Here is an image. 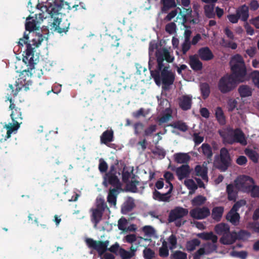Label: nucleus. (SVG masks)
I'll use <instances>...</instances> for the list:
<instances>
[{
    "label": "nucleus",
    "mask_w": 259,
    "mask_h": 259,
    "mask_svg": "<svg viewBox=\"0 0 259 259\" xmlns=\"http://www.w3.org/2000/svg\"><path fill=\"white\" fill-rule=\"evenodd\" d=\"M155 56L157 65L155 70H150L151 75L157 85H159L162 83V88L167 90L174 83L175 76L171 70H168L169 66H164L163 61L165 60L168 63H171L174 60V57L165 48L157 50Z\"/></svg>",
    "instance_id": "1"
},
{
    "label": "nucleus",
    "mask_w": 259,
    "mask_h": 259,
    "mask_svg": "<svg viewBox=\"0 0 259 259\" xmlns=\"http://www.w3.org/2000/svg\"><path fill=\"white\" fill-rule=\"evenodd\" d=\"M44 39V35L39 33H36L34 37L28 42V34L25 32L23 37L20 38L17 42L19 47H23L24 44L26 45V50L24 52L25 55L23 56L22 60L30 69L33 68L36 64L34 60L35 49L39 47Z\"/></svg>",
    "instance_id": "2"
},
{
    "label": "nucleus",
    "mask_w": 259,
    "mask_h": 259,
    "mask_svg": "<svg viewBox=\"0 0 259 259\" xmlns=\"http://www.w3.org/2000/svg\"><path fill=\"white\" fill-rule=\"evenodd\" d=\"M8 100L10 102L9 109L12 110L10 116L13 123L12 124L11 123H10L4 125V128L7 129V132L5 138L0 140V143L9 139L13 133H16L17 132L20 127V124L22 123L21 121L23 119L21 109L16 106V105L13 102L12 98L8 97Z\"/></svg>",
    "instance_id": "3"
},
{
    "label": "nucleus",
    "mask_w": 259,
    "mask_h": 259,
    "mask_svg": "<svg viewBox=\"0 0 259 259\" xmlns=\"http://www.w3.org/2000/svg\"><path fill=\"white\" fill-rule=\"evenodd\" d=\"M232 77L239 83L244 81L247 75V68L243 57L239 54L234 55L230 62Z\"/></svg>",
    "instance_id": "4"
},
{
    "label": "nucleus",
    "mask_w": 259,
    "mask_h": 259,
    "mask_svg": "<svg viewBox=\"0 0 259 259\" xmlns=\"http://www.w3.org/2000/svg\"><path fill=\"white\" fill-rule=\"evenodd\" d=\"M28 66L27 69L24 70L21 74L19 75V78L16 81V89L14 91L12 84H9V88L13 93V95L15 97L17 95L18 92L22 89V88H24L25 91L29 90V85L32 84V81L30 80L31 71L34 69V66L33 68H29V66Z\"/></svg>",
    "instance_id": "5"
},
{
    "label": "nucleus",
    "mask_w": 259,
    "mask_h": 259,
    "mask_svg": "<svg viewBox=\"0 0 259 259\" xmlns=\"http://www.w3.org/2000/svg\"><path fill=\"white\" fill-rule=\"evenodd\" d=\"M106 208H108V207L104 200L101 198H97L96 207L90 209L91 221L94 224V228H96L102 220L104 212Z\"/></svg>",
    "instance_id": "6"
},
{
    "label": "nucleus",
    "mask_w": 259,
    "mask_h": 259,
    "mask_svg": "<svg viewBox=\"0 0 259 259\" xmlns=\"http://www.w3.org/2000/svg\"><path fill=\"white\" fill-rule=\"evenodd\" d=\"M239 82L232 77V75L227 73L219 80L218 84L219 90L222 94H227L233 91Z\"/></svg>",
    "instance_id": "7"
},
{
    "label": "nucleus",
    "mask_w": 259,
    "mask_h": 259,
    "mask_svg": "<svg viewBox=\"0 0 259 259\" xmlns=\"http://www.w3.org/2000/svg\"><path fill=\"white\" fill-rule=\"evenodd\" d=\"M189 211L187 208L181 206H177L171 210L169 213L168 221L169 223L175 222V225L177 227H180L184 225L186 221H182V219L187 215Z\"/></svg>",
    "instance_id": "8"
},
{
    "label": "nucleus",
    "mask_w": 259,
    "mask_h": 259,
    "mask_svg": "<svg viewBox=\"0 0 259 259\" xmlns=\"http://www.w3.org/2000/svg\"><path fill=\"white\" fill-rule=\"evenodd\" d=\"M232 159L228 149L223 147L220 150V155L215 156L216 167L221 171H225L231 165Z\"/></svg>",
    "instance_id": "9"
},
{
    "label": "nucleus",
    "mask_w": 259,
    "mask_h": 259,
    "mask_svg": "<svg viewBox=\"0 0 259 259\" xmlns=\"http://www.w3.org/2000/svg\"><path fill=\"white\" fill-rule=\"evenodd\" d=\"M253 184V179L245 175L240 176L234 181V184L238 190L243 192H250Z\"/></svg>",
    "instance_id": "10"
},
{
    "label": "nucleus",
    "mask_w": 259,
    "mask_h": 259,
    "mask_svg": "<svg viewBox=\"0 0 259 259\" xmlns=\"http://www.w3.org/2000/svg\"><path fill=\"white\" fill-rule=\"evenodd\" d=\"M88 246L96 250L100 255H102L107 250L109 241H96L92 238H87L85 240Z\"/></svg>",
    "instance_id": "11"
},
{
    "label": "nucleus",
    "mask_w": 259,
    "mask_h": 259,
    "mask_svg": "<svg viewBox=\"0 0 259 259\" xmlns=\"http://www.w3.org/2000/svg\"><path fill=\"white\" fill-rule=\"evenodd\" d=\"M218 246L217 243L207 242L203 244L193 255V259H200V257L204 254L208 255L214 252H217Z\"/></svg>",
    "instance_id": "12"
},
{
    "label": "nucleus",
    "mask_w": 259,
    "mask_h": 259,
    "mask_svg": "<svg viewBox=\"0 0 259 259\" xmlns=\"http://www.w3.org/2000/svg\"><path fill=\"white\" fill-rule=\"evenodd\" d=\"M103 185L107 187L109 185L117 189L121 188V184L120 180L115 174H105L103 176Z\"/></svg>",
    "instance_id": "13"
},
{
    "label": "nucleus",
    "mask_w": 259,
    "mask_h": 259,
    "mask_svg": "<svg viewBox=\"0 0 259 259\" xmlns=\"http://www.w3.org/2000/svg\"><path fill=\"white\" fill-rule=\"evenodd\" d=\"M54 31L61 34L62 33H66L68 31L70 26V22L67 19H59L54 18V21L52 23Z\"/></svg>",
    "instance_id": "14"
},
{
    "label": "nucleus",
    "mask_w": 259,
    "mask_h": 259,
    "mask_svg": "<svg viewBox=\"0 0 259 259\" xmlns=\"http://www.w3.org/2000/svg\"><path fill=\"white\" fill-rule=\"evenodd\" d=\"M210 214L209 209L205 206L196 207L191 209L190 211V216L192 218L197 220L204 219L209 216Z\"/></svg>",
    "instance_id": "15"
},
{
    "label": "nucleus",
    "mask_w": 259,
    "mask_h": 259,
    "mask_svg": "<svg viewBox=\"0 0 259 259\" xmlns=\"http://www.w3.org/2000/svg\"><path fill=\"white\" fill-rule=\"evenodd\" d=\"M179 106L184 110L187 111L191 108L192 104V97L191 95H183L179 98Z\"/></svg>",
    "instance_id": "16"
},
{
    "label": "nucleus",
    "mask_w": 259,
    "mask_h": 259,
    "mask_svg": "<svg viewBox=\"0 0 259 259\" xmlns=\"http://www.w3.org/2000/svg\"><path fill=\"white\" fill-rule=\"evenodd\" d=\"M198 54L199 58L203 61H208L214 58L212 51L207 47L200 48L198 51Z\"/></svg>",
    "instance_id": "17"
},
{
    "label": "nucleus",
    "mask_w": 259,
    "mask_h": 259,
    "mask_svg": "<svg viewBox=\"0 0 259 259\" xmlns=\"http://www.w3.org/2000/svg\"><path fill=\"white\" fill-rule=\"evenodd\" d=\"M173 186L169 188L168 191L163 194H161L160 192L156 190H155L153 193V198L155 200H158L159 201H168L170 197V194H171Z\"/></svg>",
    "instance_id": "18"
},
{
    "label": "nucleus",
    "mask_w": 259,
    "mask_h": 259,
    "mask_svg": "<svg viewBox=\"0 0 259 259\" xmlns=\"http://www.w3.org/2000/svg\"><path fill=\"white\" fill-rule=\"evenodd\" d=\"M238 190L235 185L232 184H229L227 186L226 192L228 195V199L229 201H235L238 196Z\"/></svg>",
    "instance_id": "19"
},
{
    "label": "nucleus",
    "mask_w": 259,
    "mask_h": 259,
    "mask_svg": "<svg viewBox=\"0 0 259 259\" xmlns=\"http://www.w3.org/2000/svg\"><path fill=\"white\" fill-rule=\"evenodd\" d=\"M189 64L191 68L195 71H200L203 68L202 63L195 55L189 56Z\"/></svg>",
    "instance_id": "20"
},
{
    "label": "nucleus",
    "mask_w": 259,
    "mask_h": 259,
    "mask_svg": "<svg viewBox=\"0 0 259 259\" xmlns=\"http://www.w3.org/2000/svg\"><path fill=\"white\" fill-rule=\"evenodd\" d=\"M190 172V166L188 164H183L177 168L176 170L177 175L180 180L188 177Z\"/></svg>",
    "instance_id": "21"
},
{
    "label": "nucleus",
    "mask_w": 259,
    "mask_h": 259,
    "mask_svg": "<svg viewBox=\"0 0 259 259\" xmlns=\"http://www.w3.org/2000/svg\"><path fill=\"white\" fill-rule=\"evenodd\" d=\"M46 11L50 15L51 17L53 18L54 16L57 15L59 14V11L61 10L62 7L58 4L54 3V4L48 3L46 6Z\"/></svg>",
    "instance_id": "22"
},
{
    "label": "nucleus",
    "mask_w": 259,
    "mask_h": 259,
    "mask_svg": "<svg viewBox=\"0 0 259 259\" xmlns=\"http://www.w3.org/2000/svg\"><path fill=\"white\" fill-rule=\"evenodd\" d=\"M233 136L236 143H240L242 146H245L247 144L244 134L240 128L234 130Z\"/></svg>",
    "instance_id": "23"
},
{
    "label": "nucleus",
    "mask_w": 259,
    "mask_h": 259,
    "mask_svg": "<svg viewBox=\"0 0 259 259\" xmlns=\"http://www.w3.org/2000/svg\"><path fill=\"white\" fill-rule=\"evenodd\" d=\"M114 132L112 129L104 131L100 136L101 143L107 145L113 141Z\"/></svg>",
    "instance_id": "24"
},
{
    "label": "nucleus",
    "mask_w": 259,
    "mask_h": 259,
    "mask_svg": "<svg viewBox=\"0 0 259 259\" xmlns=\"http://www.w3.org/2000/svg\"><path fill=\"white\" fill-rule=\"evenodd\" d=\"M202 154L207 158V161L208 163L212 162L213 152L211 147L207 143H203L200 147Z\"/></svg>",
    "instance_id": "25"
},
{
    "label": "nucleus",
    "mask_w": 259,
    "mask_h": 259,
    "mask_svg": "<svg viewBox=\"0 0 259 259\" xmlns=\"http://www.w3.org/2000/svg\"><path fill=\"white\" fill-rule=\"evenodd\" d=\"M238 16H239V19L242 21L246 22L249 17V9L248 7L244 5L239 7L236 11Z\"/></svg>",
    "instance_id": "26"
},
{
    "label": "nucleus",
    "mask_w": 259,
    "mask_h": 259,
    "mask_svg": "<svg viewBox=\"0 0 259 259\" xmlns=\"http://www.w3.org/2000/svg\"><path fill=\"white\" fill-rule=\"evenodd\" d=\"M226 220L230 222L232 225H237L240 220V215L237 212L230 210L227 213L226 216Z\"/></svg>",
    "instance_id": "27"
},
{
    "label": "nucleus",
    "mask_w": 259,
    "mask_h": 259,
    "mask_svg": "<svg viewBox=\"0 0 259 259\" xmlns=\"http://www.w3.org/2000/svg\"><path fill=\"white\" fill-rule=\"evenodd\" d=\"M135 206L134 200L133 198L129 197L122 206L121 212L123 214H127L131 211Z\"/></svg>",
    "instance_id": "28"
},
{
    "label": "nucleus",
    "mask_w": 259,
    "mask_h": 259,
    "mask_svg": "<svg viewBox=\"0 0 259 259\" xmlns=\"http://www.w3.org/2000/svg\"><path fill=\"white\" fill-rule=\"evenodd\" d=\"M38 22L35 19H32L30 16L26 19L25 23V29L26 30L31 32L34 30H38L39 26L37 25Z\"/></svg>",
    "instance_id": "29"
},
{
    "label": "nucleus",
    "mask_w": 259,
    "mask_h": 259,
    "mask_svg": "<svg viewBox=\"0 0 259 259\" xmlns=\"http://www.w3.org/2000/svg\"><path fill=\"white\" fill-rule=\"evenodd\" d=\"M224 211V208L223 206H215L213 207L211 211L212 218L217 222L221 221Z\"/></svg>",
    "instance_id": "30"
},
{
    "label": "nucleus",
    "mask_w": 259,
    "mask_h": 259,
    "mask_svg": "<svg viewBox=\"0 0 259 259\" xmlns=\"http://www.w3.org/2000/svg\"><path fill=\"white\" fill-rule=\"evenodd\" d=\"M215 117L220 125H223L226 124V117L221 107H218L215 109Z\"/></svg>",
    "instance_id": "31"
},
{
    "label": "nucleus",
    "mask_w": 259,
    "mask_h": 259,
    "mask_svg": "<svg viewBox=\"0 0 259 259\" xmlns=\"http://www.w3.org/2000/svg\"><path fill=\"white\" fill-rule=\"evenodd\" d=\"M197 236L204 240H211L213 243H217L218 239L217 236L212 232L199 233Z\"/></svg>",
    "instance_id": "32"
},
{
    "label": "nucleus",
    "mask_w": 259,
    "mask_h": 259,
    "mask_svg": "<svg viewBox=\"0 0 259 259\" xmlns=\"http://www.w3.org/2000/svg\"><path fill=\"white\" fill-rule=\"evenodd\" d=\"M195 172L196 176L201 177L203 180H208L207 168L206 167H202L200 165H197L195 167Z\"/></svg>",
    "instance_id": "33"
},
{
    "label": "nucleus",
    "mask_w": 259,
    "mask_h": 259,
    "mask_svg": "<svg viewBox=\"0 0 259 259\" xmlns=\"http://www.w3.org/2000/svg\"><path fill=\"white\" fill-rule=\"evenodd\" d=\"M237 239L236 233L235 235L230 234V232L226 234L221 238L220 241L224 244H231L233 243Z\"/></svg>",
    "instance_id": "34"
},
{
    "label": "nucleus",
    "mask_w": 259,
    "mask_h": 259,
    "mask_svg": "<svg viewBox=\"0 0 259 259\" xmlns=\"http://www.w3.org/2000/svg\"><path fill=\"white\" fill-rule=\"evenodd\" d=\"M174 159L178 163H185L189 161L190 157L187 153H178L174 155Z\"/></svg>",
    "instance_id": "35"
},
{
    "label": "nucleus",
    "mask_w": 259,
    "mask_h": 259,
    "mask_svg": "<svg viewBox=\"0 0 259 259\" xmlns=\"http://www.w3.org/2000/svg\"><path fill=\"white\" fill-rule=\"evenodd\" d=\"M162 4L161 10L163 13H166L170 9L176 7L175 0H161Z\"/></svg>",
    "instance_id": "36"
},
{
    "label": "nucleus",
    "mask_w": 259,
    "mask_h": 259,
    "mask_svg": "<svg viewBox=\"0 0 259 259\" xmlns=\"http://www.w3.org/2000/svg\"><path fill=\"white\" fill-rule=\"evenodd\" d=\"M214 231L218 234L224 236L229 232L230 227L227 224L221 223L215 226Z\"/></svg>",
    "instance_id": "37"
},
{
    "label": "nucleus",
    "mask_w": 259,
    "mask_h": 259,
    "mask_svg": "<svg viewBox=\"0 0 259 259\" xmlns=\"http://www.w3.org/2000/svg\"><path fill=\"white\" fill-rule=\"evenodd\" d=\"M167 126L178 129L183 132H186L188 130V126L187 124L181 120H178L174 122L173 123H170Z\"/></svg>",
    "instance_id": "38"
},
{
    "label": "nucleus",
    "mask_w": 259,
    "mask_h": 259,
    "mask_svg": "<svg viewBox=\"0 0 259 259\" xmlns=\"http://www.w3.org/2000/svg\"><path fill=\"white\" fill-rule=\"evenodd\" d=\"M118 189L115 188H111L109 190L108 196L107 201L111 204L115 205L116 204L117 196L118 195Z\"/></svg>",
    "instance_id": "39"
},
{
    "label": "nucleus",
    "mask_w": 259,
    "mask_h": 259,
    "mask_svg": "<svg viewBox=\"0 0 259 259\" xmlns=\"http://www.w3.org/2000/svg\"><path fill=\"white\" fill-rule=\"evenodd\" d=\"M238 93L242 98H245L251 96V88L247 85H241L238 88Z\"/></svg>",
    "instance_id": "40"
},
{
    "label": "nucleus",
    "mask_w": 259,
    "mask_h": 259,
    "mask_svg": "<svg viewBox=\"0 0 259 259\" xmlns=\"http://www.w3.org/2000/svg\"><path fill=\"white\" fill-rule=\"evenodd\" d=\"M165 111L166 112V113L162 115L160 117L157 118V121L159 125L168 121L172 117L171 111L169 108H167L165 109Z\"/></svg>",
    "instance_id": "41"
},
{
    "label": "nucleus",
    "mask_w": 259,
    "mask_h": 259,
    "mask_svg": "<svg viewBox=\"0 0 259 259\" xmlns=\"http://www.w3.org/2000/svg\"><path fill=\"white\" fill-rule=\"evenodd\" d=\"M200 89L202 98L206 99L210 93L209 85L207 82L201 83L200 85Z\"/></svg>",
    "instance_id": "42"
},
{
    "label": "nucleus",
    "mask_w": 259,
    "mask_h": 259,
    "mask_svg": "<svg viewBox=\"0 0 259 259\" xmlns=\"http://www.w3.org/2000/svg\"><path fill=\"white\" fill-rule=\"evenodd\" d=\"M244 153L253 162H257L258 155L255 151L251 149L246 148L244 150Z\"/></svg>",
    "instance_id": "43"
},
{
    "label": "nucleus",
    "mask_w": 259,
    "mask_h": 259,
    "mask_svg": "<svg viewBox=\"0 0 259 259\" xmlns=\"http://www.w3.org/2000/svg\"><path fill=\"white\" fill-rule=\"evenodd\" d=\"M200 244V241L198 239H193L187 242L186 247L188 251H192L194 250L196 247Z\"/></svg>",
    "instance_id": "44"
},
{
    "label": "nucleus",
    "mask_w": 259,
    "mask_h": 259,
    "mask_svg": "<svg viewBox=\"0 0 259 259\" xmlns=\"http://www.w3.org/2000/svg\"><path fill=\"white\" fill-rule=\"evenodd\" d=\"M126 188L128 191L132 193H136L138 191L137 185H139V182L136 180L128 181L125 183Z\"/></svg>",
    "instance_id": "45"
},
{
    "label": "nucleus",
    "mask_w": 259,
    "mask_h": 259,
    "mask_svg": "<svg viewBox=\"0 0 259 259\" xmlns=\"http://www.w3.org/2000/svg\"><path fill=\"white\" fill-rule=\"evenodd\" d=\"M206 200L205 197L199 195L195 197L191 201L193 206H200L203 204Z\"/></svg>",
    "instance_id": "46"
},
{
    "label": "nucleus",
    "mask_w": 259,
    "mask_h": 259,
    "mask_svg": "<svg viewBox=\"0 0 259 259\" xmlns=\"http://www.w3.org/2000/svg\"><path fill=\"white\" fill-rule=\"evenodd\" d=\"M133 174L132 179H134L135 177V175L133 174V169L130 171L125 170V167L123 168L122 173V180L124 183H127L129 181L130 178L131 177V175Z\"/></svg>",
    "instance_id": "47"
},
{
    "label": "nucleus",
    "mask_w": 259,
    "mask_h": 259,
    "mask_svg": "<svg viewBox=\"0 0 259 259\" xmlns=\"http://www.w3.org/2000/svg\"><path fill=\"white\" fill-rule=\"evenodd\" d=\"M205 15L208 18H212L215 16L214 5H206L204 7Z\"/></svg>",
    "instance_id": "48"
},
{
    "label": "nucleus",
    "mask_w": 259,
    "mask_h": 259,
    "mask_svg": "<svg viewBox=\"0 0 259 259\" xmlns=\"http://www.w3.org/2000/svg\"><path fill=\"white\" fill-rule=\"evenodd\" d=\"M143 253L145 259H153L155 257V252L150 248L146 247Z\"/></svg>",
    "instance_id": "49"
},
{
    "label": "nucleus",
    "mask_w": 259,
    "mask_h": 259,
    "mask_svg": "<svg viewBox=\"0 0 259 259\" xmlns=\"http://www.w3.org/2000/svg\"><path fill=\"white\" fill-rule=\"evenodd\" d=\"M179 11V14L181 15L182 11L181 8L179 7L177 8L175 10L171 11L169 12L165 18V20L167 21H170L172 18H174L178 14Z\"/></svg>",
    "instance_id": "50"
},
{
    "label": "nucleus",
    "mask_w": 259,
    "mask_h": 259,
    "mask_svg": "<svg viewBox=\"0 0 259 259\" xmlns=\"http://www.w3.org/2000/svg\"><path fill=\"white\" fill-rule=\"evenodd\" d=\"M164 178L165 179L166 183L168 184V185L166 186V188H167L168 187L170 188V187L173 186L170 181L174 179V177L171 172H165L164 174Z\"/></svg>",
    "instance_id": "51"
},
{
    "label": "nucleus",
    "mask_w": 259,
    "mask_h": 259,
    "mask_svg": "<svg viewBox=\"0 0 259 259\" xmlns=\"http://www.w3.org/2000/svg\"><path fill=\"white\" fill-rule=\"evenodd\" d=\"M157 125L156 124H151L146 128L144 131V136H151L154 132L156 131Z\"/></svg>",
    "instance_id": "52"
},
{
    "label": "nucleus",
    "mask_w": 259,
    "mask_h": 259,
    "mask_svg": "<svg viewBox=\"0 0 259 259\" xmlns=\"http://www.w3.org/2000/svg\"><path fill=\"white\" fill-rule=\"evenodd\" d=\"M228 110L229 112H232L237 106V101L232 98H230L227 102Z\"/></svg>",
    "instance_id": "53"
},
{
    "label": "nucleus",
    "mask_w": 259,
    "mask_h": 259,
    "mask_svg": "<svg viewBox=\"0 0 259 259\" xmlns=\"http://www.w3.org/2000/svg\"><path fill=\"white\" fill-rule=\"evenodd\" d=\"M169 243L170 244L169 249L172 250L176 248L177 244V239L176 236L171 234L167 239Z\"/></svg>",
    "instance_id": "54"
},
{
    "label": "nucleus",
    "mask_w": 259,
    "mask_h": 259,
    "mask_svg": "<svg viewBox=\"0 0 259 259\" xmlns=\"http://www.w3.org/2000/svg\"><path fill=\"white\" fill-rule=\"evenodd\" d=\"M184 184L188 189L195 191L197 189V186L195 182L192 179L186 180L184 182Z\"/></svg>",
    "instance_id": "55"
},
{
    "label": "nucleus",
    "mask_w": 259,
    "mask_h": 259,
    "mask_svg": "<svg viewBox=\"0 0 259 259\" xmlns=\"http://www.w3.org/2000/svg\"><path fill=\"white\" fill-rule=\"evenodd\" d=\"M119 253L122 259H130L135 255L134 253H131L122 248L119 249Z\"/></svg>",
    "instance_id": "56"
},
{
    "label": "nucleus",
    "mask_w": 259,
    "mask_h": 259,
    "mask_svg": "<svg viewBox=\"0 0 259 259\" xmlns=\"http://www.w3.org/2000/svg\"><path fill=\"white\" fill-rule=\"evenodd\" d=\"M246 201L244 199H241L238 201H237L233 206L231 210L232 211L237 212L239 208L244 206L246 204Z\"/></svg>",
    "instance_id": "57"
},
{
    "label": "nucleus",
    "mask_w": 259,
    "mask_h": 259,
    "mask_svg": "<svg viewBox=\"0 0 259 259\" xmlns=\"http://www.w3.org/2000/svg\"><path fill=\"white\" fill-rule=\"evenodd\" d=\"M175 259H187V253L180 250L176 251L172 254Z\"/></svg>",
    "instance_id": "58"
},
{
    "label": "nucleus",
    "mask_w": 259,
    "mask_h": 259,
    "mask_svg": "<svg viewBox=\"0 0 259 259\" xmlns=\"http://www.w3.org/2000/svg\"><path fill=\"white\" fill-rule=\"evenodd\" d=\"M108 164L105 161L102 159H100V162L99 164V169L101 173L107 172L108 169Z\"/></svg>",
    "instance_id": "59"
},
{
    "label": "nucleus",
    "mask_w": 259,
    "mask_h": 259,
    "mask_svg": "<svg viewBox=\"0 0 259 259\" xmlns=\"http://www.w3.org/2000/svg\"><path fill=\"white\" fill-rule=\"evenodd\" d=\"M103 93V91L100 90L97 91L94 95V98L100 102H105L106 99L104 97Z\"/></svg>",
    "instance_id": "60"
},
{
    "label": "nucleus",
    "mask_w": 259,
    "mask_h": 259,
    "mask_svg": "<svg viewBox=\"0 0 259 259\" xmlns=\"http://www.w3.org/2000/svg\"><path fill=\"white\" fill-rule=\"evenodd\" d=\"M231 255L233 256L237 257L241 259H245L247 257V253L245 251H233L231 252Z\"/></svg>",
    "instance_id": "61"
},
{
    "label": "nucleus",
    "mask_w": 259,
    "mask_h": 259,
    "mask_svg": "<svg viewBox=\"0 0 259 259\" xmlns=\"http://www.w3.org/2000/svg\"><path fill=\"white\" fill-rule=\"evenodd\" d=\"M222 41L225 47L231 48L233 50H235L237 48V44L235 42L231 41H226L224 38L222 39Z\"/></svg>",
    "instance_id": "62"
},
{
    "label": "nucleus",
    "mask_w": 259,
    "mask_h": 259,
    "mask_svg": "<svg viewBox=\"0 0 259 259\" xmlns=\"http://www.w3.org/2000/svg\"><path fill=\"white\" fill-rule=\"evenodd\" d=\"M176 25L174 22L168 23L165 26V31L169 33L172 34L176 31Z\"/></svg>",
    "instance_id": "63"
},
{
    "label": "nucleus",
    "mask_w": 259,
    "mask_h": 259,
    "mask_svg": "<svg viewBox=\"0 0 259 259\" xmlns=\"http://www.w3.org/2000/svg\"><path fill=\"white\" fill-rule=\"evenodd\" d=\"M252 77L254 84L259 89V71H254L252 74Z\"/></svg>",
    "instance_id": "64"
}]
</instances>
